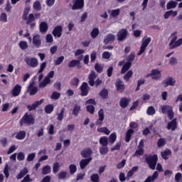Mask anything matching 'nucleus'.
<instances>
[{"label":"nucleus","instance_id":"4be33fe9","mask_svg":"<svg viewBox=\"0 0 182 182\" xmlns=\"http://www.w3.org/2000/svg\"><path fill=\"white\" fill-rule=\"evenodd\" d=\"M159 178V172L155 171L152 176H148L144 182H154Z\"/></svg>","mask_w":182,"mask_h":182},{"label":"nucleus","instance_id":"f3484780","mask_svg":"<svg viewBox=\"0 0 182 182\" xmlns=\"http://www.w3.org/2000/svg\"><path fill=\"white\" fill-rule=\"evenodd\" d=\"M21 90H22V87L19 84H17L12 90L11 95L14 96V97H16V96H19L21 94Z\"/></svg>","mask_w":182,"mask_h":182},{"label":"nucleus","instance_id":"5fc2aeb1","mask_svg":"<svg viewBox=\"0 0 182 182\" xmlns=\"http://www.w3.org/2000/svg\"><path fill=\"white\" fill-rule=\"evenodd\" d=\"M34 21H35V16L33 15V14H30L28 15V17L27 18L26 24L29 25V23L34 22Z\"/></svg>","mask_w":182,"mask_h":182},{"label":"nucleus","instance_id":"ea45409f","mask_svg":"<svg viewBox=\"0 0 182 182\" xmlns=\"http://www.w3.org/2000/svg\"><path fill=\"white\" fill-rule=\"evenodd\" d=\"M167 143V141L165 138H160L157 141V146L158 147H164V146H166Z\"/></svg>","mask_w":182,"mask_h":182},{"label":"nucleus","instance_id":"1a4fd4ad","mask_svg":"<svg viewBox=\"0 0 182 182\" xmlns=\"http://www.w3.org/2000/svg\"><path fill=\"white\" fill-rule=\"evenodd\" d=\"M89 85L87 82H82L80 87V90L81 91V96H87L89 93Z\"/></svg>","mask_w":182,"mask_h":182},{"label":"nucleus","instance_id":"79ce46f5","mask_svg":"<svg viewBox=\"0 0 182 182\" xmlns=\"http://www.w3.org/2000/svg\"><path fill=\"white\" fill-rule=\"evenodd\" d=\"M33 8L35 11H41V9H42V6L41 5V1H36L33 4Z\"/></svg>","mask_w":182,"mask_h":182},{"label":"nucleus","instance_id":"412c9836","mask_svg":"<svg viewBox=\"0 0 182 182\" xmlns=\"http://www.w3.org/2000/svg\"><path fill=\"white\" fill-rule=\"evenodd\" d=\"M116 36L109 33L105 38L104 43H105V45H107L108 43H110V42H114Z\"/></svg>","mask_w":182,"mask_h":182},{"label":"nucleus","instance_id":"13d9d810","mask_svg":"<svg viewBox=\"0 0 182 182\" xmlns=\"http://www.w3.org/2000/svg\"><path fill=\"white\" fill-rule=\"evenodd\" d=\"M79 112H80V106L75 105L73 110V114H74V116L77 117L79 114Z\"/></svg>","mask_w":182,"mask_h":182},{"label":"nucleus","instance_id":"774afa93","mask_svg":"<svg viewBox=\"0 0 182 182\" xmlns=\"http://www.w3.org/2000/svg\"><path fill=\"white\" fill-rule=\"evenodd\" d=\"M144 154V149H138L134 154V156H143Z\"/></svg>","mask_w":182,"mask_h":182},{"label":"nucleus","instance_id":"b1692460","mask_svg":"<svg viewBox=\"0 0 182 182\" xmlns=\"http://www.w3.org/2000/svg\"><path fill=\"white\" fill-rule=\"evenodd\" d=\"M28 173H29V171H28V168H23L16 176L17 180H21V178H23Z\"/></svg>","mask_w":182,"mask_h":182},{"label":"nucleus","instance_id":"9d476101","mask_svg":"<svg viewBox=\"0 0 182 182\" xmlns=\"http://www.w3.org/2000/svg\"><path fill=\"white\" fill-rule=\"evenodd\" d=\"M148 76H151V79L154 80H159L161 78V72L159 70H152L151 73L148 75Z\"/></svg>","mask_w":182,"mask_h":182},{"label":"nucleus","instance_id":"c9c22d12","mask_svg":"<svg viewBox=\"0 0 182 182\" xmlns=\"http://www.w3.org/2000/svg\"><path fill=\"white\" fill-rule=\"evenodd\" d=\"M52 168H50V166L46 165L43 167L41 173L43 176H46V174H49L50 173V170Z\"/></svg>","mask_w":182,"mask_h":182},{"label":"nucleus","instance_id":"423d86ee","mask_svg":"<svg viewBox=\"0 0 182 182\" xmlns=\"http://www.w3.org/2000/svg\"><path fill=\"white\" fill-rule=\"evenodd\" d=\"M128 33L129 32L126 28H122L119 30V32L117 33V41H119V42H123V41H124V39L127 38Z\"/></svg>","mask_w":182,"mask_h":182},{"label":"nucleus","instance_id":"c756f323","mask_svg":"<svg viewBox=\"0 0 182 182\" xmlns=\"http://www.w3.org/2000/svg\"><path fill=\"white\" fill-rule=\"evenodd\" d=\"M25 137H26V132L23 130L18 132L16 135L17 140H23Z\"/></svg>","mask_w":182,"mask_h":182},{"label":"nucleus","instance_id":"bf43d9fd","mask_svg":"<svg viewBox=\"0 0 182 182\" xmlns=\"http://www.w3.org/2000/svg\"><path fill=\"white\" fill-rule=\"evenodd\" d=\"M19 46L21 49L25 50V49H28V43L26 41H20Z\"/></svg>","mask_w":182,"mask_h":182},{"label":"nucleus","instance_id":"49530a36","mask_svg":"<svg viewBox=\"0 0 182 182\" xmlns=\"http://www.w3.org/2000/svg\"><path fill=\"white\" fill-rule=\"evenodd\" d=\"M66 176H68V172L65 171H62L58 173V177L59 180H65L66 178Z\"/></svg>","mask_w":182,"mask_h":182},{"label":"nucleus","instance_id":"aec40b11","mask_svg":"<svg viewBox=\"0 0 182 182\" xmlns=\"http://www.w3.org/2000/svg\"><path fill=\"white\" fill-rule=\"evenodd\" d=\"M68 68H77V69H80V68H82V65H80V60H72L68 63Z\"/></svg>","mask_w":182,"mask_h":182},{"label":"nucleus","instance_id":"4d7b16f0","mask_svg":"<svg viewBox=\"0 0 182 182\" xmlns=\"http://www.w3.org/2000/svg\"><path fill=\"white\" fill-rule=\"evenodd\" d=\"M4 174L6 176V178H9V166L8 165V164H6L5 165L4 169Z\"/></svg>","mask_w":182,"mask_h":182},{"label":"nucleus","instance_id":"f257e3e1","mask_svg":"<svg viewBox=\"0 0 182 182\" xmlns=\"http://www.w3.org/2000/svg\"><path fill=\"white\" fill-rule=\"evenodd\" d=\"M158 157L156 154L152 155V156H149L145 159L149 168L151 170H155L156 169V164H157V160Z\"/></svg>","mask_w":182,"mask_h":182},{"label":"nucleus","instance_id":"052dcab7","mask_svg":"<svg viewBox=\"0 0 182 182\" xmlns=\"http://www.w3.org/2000/svg\"><path fill=\"white\" fill-rule=\"evenodd\" d=\"M90 180L92 182H99V174L94 173L90 176Z\"/></svg>","mask_w":182,"mask_h":182},{"label":"nucleus","instance_id":"603ef678","mask_svg":"<svg viewBox=\"0 0 182 182\" xmlns=\"http://www.w3.org/2000/svg\"><path fill=\"white\" fill-rule=\"evenodd\" d=\"M100 144H101V146H107V136H102L100 139Z\"/></svg>","mask_w":182,"mask_h":182},{"label":"nucleus","instance_id":"a878e982","mask_svg":"<svg viewBox=\"0 0 182 182\" xmlns=\"http://www.w3.org/2000/svg\"><path fill=\"white\" fill-rule=\"evenodd\" d=\"M129 103H130V100L126 97L122 98L119 102V105L122 109H124L129 106Z\"/></svg>","mask_w":182,"mask_h":182},{"label":"nucleus","instance_id":"72a5a7b5","mask_svg":"<svg viewBox=\"0 0 182 182\" xmlns=\"http://www.w3.org/2000/svg\"><path fill=\"white\" fill-rule=\"evenodd\" d=\"M65 110H66L65 108H62L60 112L57 113V116H58L57 120H58V122H62V120H63Z\"/></svg>","mask_w":182,"mask_h":182},{"label":"nucleus","instance_id":"6e6d98bb","mask_svg":"<svg viewBox=\"0 0 182 182\" xmlns=\"http://www.w3.org/2000/svg\"><path fill=\"white\" fill-rule=\"evenodd\" d=\"M59 97H60V93L56 91H54L50 96V99H53V100H58Z\"/></svg>","mask_w":182,"mask_h":182},{"label":"nucleus","instance_id":"7ed1b4c3","mask_svg":"<svg viewBox=\"0 0 182 182\" xmlns=\"http://www.w3.org/2000/svg\"><path fill=\"white\" fill-rule=\"evenodd\" d=\"M34 123L35 119H33V117L31 114H28V113H26L20 121L21 126L23 124L31 126V124H33Z\"/></svg>","mask_w":182,"mask_h":182},{"label":"nucleus","instance_id":"c85d7f7f","mask_svg":"<svg viewBox=\"0 0 182 182\" xmlns=\"http://www.w3.org/2000/svg\"><path fill=\"white\" fill-rule=\"evenodd\" d=\"M161 156L164 160H168L167 156H171V150L167 149L161 153Z\"/></svg>","mask_w":182,"mask_h":182},{"label":"nucleus","instance_id":"680f3d73","mask_svg":"<svg viewBox=\"0 0 182 182\" xmlns=\"http://www.w3.org/2000/svg\"><path fill=\"white\" fill-rule=\"evenodd\" d=\"M35 157H36V154L31 153L28 155L26 161H33V160H35Z\"/></svg>","mask_w":182,"mask_h":182},{"label":"nucleus","instance_id":"473e14b6","mask_svg":"<svg viewBox=\"0 0 182 182\" xmlns=\"http://www.w3.org/2000/svg\"><path fill=\"white\" fill-rule=\"evenodd\" d=\"M50 83V79L48 77H45L43 82H41L39 84V87L41 89H43V87H46L47 85H49Z\"/></svg>","mask_w":182,"mask_h":182},{"label":"nucleus","instance_id":"8fccbe9b","mask_svg":"<svg viewBox=\"0 0 182 182\" xmlns=\"http://www.w3.org/2000/svg\"><path fill=\"white\" fill-rule=\"evenodd\" d=\"M63 60H65V56L63 55L57 58V59L54 60L55 65L59 66V65H60Z\"/></svg>","mask_w":182,"mask_h":182},{"label":"nucleus","instance_id":"58836bf2","mask_svg":"<svg viewBox=\"0 0 182 182\" xmlns=\"http://www.w3.org/2000/svg\"><path fill=\"white\" fill-rule=\"evenodd\" d=\"M117 139V135L116 134V132H113L109 136V143H111V144H114V141H116Z\"/></svg>","mask_w":182,"mask_h":182},{"label":"nucleus","instance_id":"f704fd0d","mask_svg":"<svg viewBox=\"0 0 182 182\" xmlns=\"http://www.w3.org/2000/svg\"><path fill=\"white\" fill-rule=\"evenodd\" d=\"M161 109L162 113L164 114H166V113H168L171 110H172L173 107H171V106H169V105H164V106H161Z\"/></svg>","mask_w":182,"mask_h":182},{"label":"nucleus","instance_id":"de8ad7c7","mask_svg":"<svg viewBox=\"0 0 182 182\" xmlns=\"http://www.w3.org/2000/svg\"><path fill=\"white\" fill-rule=\"evenodd\" d=\"M53 109H55L53 105H48L47 106H46L44 110L46 113H48L49 114L52 113V112H53Z\"/></svg>","mask_w":182,"mask_h":182},{"label":"nucleus","instance_id":"5701e85b","mask_svg":"<svg viewBox=\"0 0 182 182\" xmlns=\"http://www.w3.org/2000/svg\"><path fill=\"white\" fill-rule=\"evenodd\" d=\"M48 28L49 26L46 22H41L39 25V29L41 33H46V32H48Z\"/></svg>","mask_w":182,"mask_h":182},{"label":"nucleus","instance_id":"0e129e2a","mask_svg":"<svg viewBox=\"0 0 182 182\" xmlns=\"http://www.w3.org/2000/svg\"><path fill=\"white\" fill-rule=\"evenodd\" d=\"M103 59H110V57L112 56V53H109V51H105L102 53V55Z\"/></svg>","mask_w":182,"mask_h":182},{"label":"nucleus","instance_id":"09e8293b","mask_svg":"<svg viewBox=\"0 0 182 182\" xmlns=\"http://www.w3.org/2000/svg\"><path fill=\"white\" fill-rule=\"evenodd\" d=\"M171 36L172 39L171 40L169 43V46L171 45H173V43H175V42L177 41V31H175L171 34Z\"/></svg>","mask_w":182,"mask_h":182},{"label":"nucleus","instance_id":"9b49d317","mask_svg":"<svg viewBox=\"0 0 182 182\" xmlns=\"http://www.w3.org/2000/svg\"><path fill=\"white\" fill-rule=\"evenodd\" d=\"M85 5L84 0H75L74 4L72 6L73 11H76V9H82Z\"/></svg>","mask_w":182,"mask_h":182},{"label":"nucleus","instance_id":"e2e57ef3","mask_svg":"<svg viewBox=\"0 0 182 182\" xmlns=\"http://www.w3.org/2000/svg\"><path fill=\"white\" fill-rule=\"evenodd\" d=\"M95 69L98 73H102V72H103V65L100 64H95Z\"/></svg>","mask_w":182,"mask_h":182},{"label":"nucleus","instance_id":"a19ab883","mask_svg":"<svg viewBox=\"0 0 182 182\" xmlns=\"http://www.w3.org/2000/svg\"><path fill=\"white\" fill-rule=\"evenodd\" d=\"M97 132H99L100 133H104V134H106L107 136H109V134H110V130H109L107 127L98 128Z\"/></svg>","mask_w":182,"mask_h":182},{"label":"nucleus","instance_id":"3c124183","mask_svg":"<svg viewBox=\"0 0 182 182\" xmlns=\"http://www.w3.org/2000/svg\"><path fill=\"white\" fill-rule=\"evenodd\" d=\"M108 95H109V92L106 89H103L100 92V96H101L102 99H107Z\"/></svg>","mask_w":182,"mask_h":182},{"label":"nucleus","instance_id":"20e7f679","mask_svg":"<svg viewBox=\"0 0 182 182\" xmlns=\"http://www.w3.org/2000/svg\"><path fill=\"white\" fill-rule=\"evenodd\" d=\"M24 61L28 65V66H30V68H36V66L39 65L38 59L35 58L26 57Z\"/></svg>","mask_w":182,"mask_h":182},{"label":"nucleus","instance_id":"c03bdc74","mask_svg":"<svg viewBox=\"0 0 182 182\" xmlns=\"http://www.w3.org/2000/svg\"><path fill=\"white\" fill-rule=\"evenodd\" d=\"M90 35L92 39H95V38H97V36L99 35V28H94L91 31Z\"/></svg>","mask_w":182,"mask_h":182},{"label":"nucleus","instance_id":"f03ea898","mask_svg":"<svg viewBox=\"0 0 182 182\" xmlns=\"http://www.w3.org/2000/svg\"><path fill=\"white\" fill-rule=\"evenodd\" d=\"M150 42H151V38H150V37L146 38V36L144 38H143V39L141 41V45L139 51L137 53V56H140V55H143V53H144V52L146 51V49L147 46H149V43H150Z\"/></svg>","mask_w":182,"mask_h":182},{"label":"nucleus","instance_id":"338daca9","mask_svg":"<svg viewBox=\"0 0 182 182\" xmlns=\"http://www.w3.org/2000/svg\"><path fill=\"white\" fill-rule=\"evenodd\" d=\"M79 79L77 77H74L73 79L71 80V85L72 86H75L76 87H77L78 85H79Z\"/></svg>","mask_w":182,"mask_h":182},{"label":"nucleus","instance_id":"2f4dec72","mask_svg":"<svg viewBox=\"0 0 182 182\" xmlns=\"http://www.w3.org/2000/svg\"><path fill=\"white\" fill-rule=\"evenodd\" d=\"M177 7V2L171 0L169 2L167 3L166 4V9H174V8Z\"/></svg>","mask_w":182,"mask_h":182},{"label":"nucleus","instance_id":"cd10ccee","mask_svg":"<svg viewBox=\"0 0 182 182\" xmlns=\"http://www.w3.org/2000/svg\"><path fill=\"white\" fill-rule=\"evenodd\" d=\"M130 68H132V63L130 62H127L122 67V70H121V74L122 75H124V73L126 72H127V70H129V69H130Z\"/></svg>","mask_w":182,"mask_h":182},{"label":"nucleus","instance_id":"bb28decb","mask_svg":"<svg viewBox=\"0 0 182 182\" xmlns=\"http://www.w3.org/2000/svg\"><path fill=\"white\" fill-rule=\"evenodd\" d=\"M132 134H134V130L130 129H128L126 132V135H125V141L127 143H129V141H130L131 139H132Z\"/></svg>","mask_w":182,"mask_h":182},{"label":"nucleus","instance_id":"39448f33","mask_svg":"<svg viewBox=\"0 0 182 182\" xmlns=\"http://www.w3.org/2000/svg\"><path fill=\"white\" fill-rule=\"evenodd\" d=\"M161 85L164 87H168V86L173 87L176 85V79L173 77H167L161 82Z\"/></svg>","mask_w":182,"mask_h":182},{"label":"nucleus","instance_id":"393cba45","mask_svg":"<svg viewBox=\"0 0 182 182\" xmlns=\"http://www.w3.org/2000/svg\"><path fill=\"white\" fill-rule=\"evenodd\" d=\"M92 149L90 148H87L81 151L80 154L84 159H87V157H90L92 156Z\"/></svg>","mask_w":182,"mask_h":182},{"label":"nucleus","instance_id":"e433bc0d","mask_svg":"<svg viewBox=\"0 0 182 182\" xmlns=\"http://www.w3.org/2000/svg\"><path fill=\"white\" fill-rule=\"evenodd\" d=\"M100 153L102 156H105V154L109 153V147L107 146H102L100 147Z\"/></svg>","mask_w":182,"mask_h":182},{"label":"nucleus","instance_id":"a211bd4d","mask_svg":"<svg viewBox=\"0 0 182 182\" xmlns=\"http://www.w3.org/2000/svg\"><path fill=\"white\" fill-rule=\"evenodd\" d=\"M92 157H90L86 159H82L80 161V167L81 170H85V168H86V166H88V164L92 161Z\"/></svg>","mask_w":182,"mask_h":182},{"label":"nucleus","instance_id":"6e6552de","mask_svg":"<svg viewBox=\"0 0 182 182\" xmlns=\"http://www.w3.org/2000/svg\"><path fill=\"white\" fill-rule=\"evenodd\" d=\"M99 118L95 122L96 126H102L103 124V120H105V112L103 109H101L98 112Z\"/></svg>","mask_w":182,"mask_h":182},{"label":"nucleus","instance_id":"37998d69","mask_svg":"<svg viewBox=\"0 0 182 182\" xmlns=\"http://www.w3.org/2000/svg\"><path fill=\"white\" fill-rule=\"evenodd\" d=\"M60 168V164H59V162L54 163L53 166V173L54 174H56V173L59 171Z\"/></svg>","mask_w":182,"mask_h":182},{"label":"nucleus","instance_id":"a18cd8bd","mask_svg":"<svg viewBox=\"0 0 182 182\" xmlns=\"http://www.w3.org/2000/svg\"><path fill=\"white\" fill-rule=\"evenodd\" d=\"M133 76V71L129 70L124 75V80L125 82H129L130 80V78Z\"/></svg>","mask_w":182,"mask_h":182},{"label":"nucleus","instance_id":"ddd939ff","mask_svg":"<svg viewBox=\"0 0 182 182\" xmlns=\"http://www.w3.org/2000/svg\"><path fill=\"white\" fill-rule=\"evenodd\" d=\"M42 103H43V99H41L39 101H36L32 105H27V109L29 110V112H32V110H36V108H38V106H41Z\"/></svg>","mask_w":182,"mask_h":182},{"label":"nucleus","instance_id":"4468645a","mask_svg":"<svg viewBox=\"0 0 182 182\" xmlns=\"http://www.w3.org/2000/svg\"><path fill=\"white\" fill-rule=\"evenodd\" d=\"M62 31H63V27L62 26H57L53 29L52 33L55 38H60L62 36Z\"/></svg>","mask_w":182,"mask_h":182},{"label":"nucleus","instance_id":"dca6fc26","mask_svg":"<svg viewBox=\"0 0 182 182\" xmlns=\"http://www.w3.org/2000/svg\"><path fill=\"white\" fill-rule=\"evenodd\" d=\"M166 129L174 132L177 129V119H173L171 122H168Z\"/></svg>","mask_w":182,"mask_h":182},{"label":"nucleus","instance_id":"0eeeda50","mask_svg":"<svg viewBox=\"0 0 182 182\" xmlns=\"http://www.w3.org/2000/svg\"><path fill=\"white\" fill-rule=\"evenodd\" d=\"M33 45L35 46V48H38L42 46V39L41 38V36L39 34L33 36Z\"/></svg>","mask_w":182,"mask_h":182},{"label":"nucleus","instance_id":"6ab92c4d","mask_svg":"<svg viewBox=\"0 0 182 182\" xmlns=\"http://www.w3.org/2000/svg\"><path fill=\"white\" fill-rule=\"evenodd\" d=\"M88 83L90 86H95V80H96V73L95 71H91L88 77Z\"/></svg>","mask_w":182,"mask_h":182},{"label":"nucleus","instance_id":"864d4df0","mask_svg":"<svg viewBox=\"0 0 182 182\" xmlns=\"http://www.w3.org/2000/svg\"><path fill=\"white\" fill-rule=\"evenodd\" d=\"M69 170H70V174H75V173H76V171H77V168L76 167V165L70 164L69 166Z\"/></svg>","mask_w":182,"mask_h":182},{"label":"nucleus","instance_id":"2eb2a0df","mask_svg":"<svg viewBox=\"0 0 182 182\" xmlns=\"http://www.w3.org/2000/svg\"><path fill=\"white\" fill-rule=\"evenodd\" d=\"M30 96H33L38 93V87L33 86V82H31L27 89Z\"/></svg>","mask_w":182,"mask_h":182},{"label":"nucleus","instance_id":"4c0bfd02","mask_svg":"<svg viewBox=\"0 0 182 182\" xmlns=\"http://www.w3.org/2000/svg\"><path fill=\"white\" fill-rule=\"evenodd\" d=\"M146 114H148V116H153L156 114V109H154V107H149L146 109Z\"/></svg>","mask_w":182,"mask_h":182},{"label":"nucleus","instance_id":"7c9ffc66","mask_svg":"<svg viewBox=\"0 0 182 182\" xmlns=\"http://www.w3.org/2000/svg\"><path fill=\"white\" fill-rule=\"evenodd\" d=\"M182 46V38H179L174 43L169 46V49H176V48H178Z\"/></svg>","mask_w":182,"mask_h":182},{"label":"nucleus","instance_id":"f8f14e48","mask_svg":"<svg viewBox=\"0 0 182 182\" xmlns=\"http://www.w3.org/2000/svg\"><path fill=\"white\" fill-rule=\"evenodd\" d=\"M115 86L117 92H119L120 93H123V92H124V82H123L122 80L118 79L115 83Z\"/></svg>","mask_w":182,"mask_h":182},{"label":"nucleus","instance_id":"69168bd1","mask_svg":"<svg viewBox=\"0 0 182 182\" xmlns=\"http://www.w3.org/2000/svg\"><path fill=\"white\" fill-rule=\"evenodd\" d=\"M0 21L1 22H8V16H6V13H2L0 16Z\"/></svg>","mask_w":182,"mask_h":182}]
</instances>
